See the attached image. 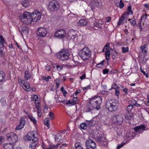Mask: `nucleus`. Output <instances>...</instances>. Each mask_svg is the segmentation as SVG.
Segmentation results:
<instances>
[{"instance_id": "obj_30", "label": "nucleus", "mask_w": 149, "mask_h": 149, "mask_svg": "<svg viewBox=\"0 0 149 149\" xmlns=\"http://www.w3.org/2000/svg\"><path fill=\"white\" fill-rule=\"evenodd\" d=\"M135 133L134 132H130L128 134H127L126 137L127 138L125 139H127L131 137H133L135 136Z\"/></svg>"}, {"instance_id": "obj_25", "label": "nucleus", "mask_w": 149, "mask_h": 149, "mask_svg": "<svg viewBox=\"0 0 149 149\" xmlns=\"http://www.w3.org/2000/svg\"><path fill=\"white\" fill-rule=\"evenodd\" d=\"M3 148L4 149H12L13 146L11 143H6L4 144Z\"/></svg>"}, {"instance_id": "obj_16", "label": "nucleus", "mask_w": 149, "mask_h": 149, "mask_svg": "<svg viewBox=\"0 0 149 149\" xmlns=\"http://www.w3.org/2000/svg\"><path fill=\"white\" fill-rule=\"evenodd\" d=\"M100 0H93L90 3L88 6L89 7L91 10H93L95 7H100L102 5V4L100 2Z\"/></svg>"}, {"instance_id": "obj_34", "label": "nucleus", "mask_w": 149, "mask_h": 149, "mask_svg": "<svg viewBox=\"0 0 149 149\" xmlns=\"http://www.w3.org/2000/svg\"><path fill=\"white\" fill-rule=\"evenodd\" d=\"M133 108V106L130 104L128 105L126 109V110L128 112H130Z\"/></svg>"}, {"instance_id": "obj_20", "label": "nucleus", "mask_w": 149, "mask_h": 149, "mask_svg": "<svg viewBox=\"0 0 149 149\" xmlns=\"http://www.w3.org/2000/svg\"><path fill=\"white\" fill-rule=\"evenodd\" d=\"M18 29L22 34V33L26 35L29 34L28 29L26 27L20 26L18 28Z\"/></svg>"}, {"instance_id": "obj_51", "label": "nucleus", "mask_w": 149, "mask_h": 149, "mask_svg": "<svg viewBox=\"0 0 149 149\" xmlns=\"http://www.w3.org/2000/svg\"><path fill=\"white\" fill-rule=\"evenodd\" d=\"M76 149H84L80 145L77 144L75 146Z\"/></svg>"}, {"instance_id": "obj_38", "label": "nucleus", "mask_w": 149, "mask_h": 149, "mask_svg": "<svg viewBox=\"0 0 149 149\" xmlns=\"http://www.w3.org/2000/svg\"><path fill=\"white\" fill-rule=\"evenodd\" d=\"M80 127L82 129L86 130L87 128V126L86 123H82L80 125Z\"/></svg>"}, {"instance_id": "obj_31", "label": "nucleus", "mask_w": 149, "mask_h": 149, "mask_svg": "<svg viewBox=\"0 0 149 149\" xmlns=\"http://www.w3.org/2000/svg\"><path fill=\"white\" fill-rule=\"evenodd\" d=\"M44 123L47 127L49 128V118H45L44 120Z\"/></svg>"}, {"instance_id": "obj_47", "label": "nucleus", "mask_w": 149, "mask_h": 149, "mask_svg": "<svg viewBox=\"0 0 149 149\" xmlns=\"http://www.w3.org/2000/svg\"><path fill=\"white\" fill-rule=\"evenodd\" d=\"M32 98H33V100H35V102H36L38 100V96L36 95H33V96L32 97Z\"/></svg>"}, {"instance_id": "obj_19", "label": "nucleus", "mask_w": 149, "mask_h": 149, "mask_svg": "<svg viewBox=\"0 0 149 149\" xmlns=\"http://www.w3.org/2000/svg\"><path fill=\"white\" fill-rule=\"evenodd\" d=\"M146 127L143 125L137 126L134 128V131L137 133H142L144 130H146Z\"/></svg>"}, {"instance_id": "obj_40", "label": "nucleus", "mask_w": 149, "mask_h": 149, "mask_svg": "<svg viewBox=\"0 0 149 149\" xmlns=\"http://www.w3.org/2000/svg\"><path fill=\"white\" fill-rule=\"evenodd\" d=\"M42 78L46 81L48 82L49 81V79L51 78V77L50 76H48L47 77H46L45 76H43L42 77Z\"/></svg>"}, {"instance_id": "obj_37", "label": "nucleus", "mask_w": 149, "mask_h": 149, "mask_svg": "<svg viewBox=\"0 0 149 149\" xmlns=\"http://www.w3.org/2000/svg\"><path fill=\"white\" fill-rule=\"evenodd\" d=\"M112 89H114L115 90V95L116 96H118L119 94V92L118 88H116L115 87H113V86H111V89H109V90H111Z\"/></svg>"}, {"instance_id": "obj_39", "label": "nucleus", "mask_w": 149, "mask_h": 149, "mask_svg": "<svg viewBox=\"0 0 149 149\" xmlns=\"http://www.w3.org/2000/svg\"><path fill=\"white\" fill-rule=\"evenodd\" d=\"M122 52L123 53L127 52L129 51V48L127 47H122Z\"/></svg>"}, {"instance_id": "obj_33", "label": "nucleus", "mask_w": 149, "mask_h": 149, "mask_svg": "<svg viewBox=\"0 0 149 149\" xmlns=\"http://www.w3.org/2000/svg\"><path fill=\"white\" fill-rule=\"evenodd\" d=\"M1 43L2 47L3 48L4 47V43H5L4 38L3 37L0 36V45H1Z\"/></svg>"}, {"instance_id": "obj_14", "label": "nucleus", "mask_w": 149, "mask_h": 149, "mask_svg": "<svg viewBox=\"0 0 149 149\" xmlns=\"http://www.w3.org/2000/svg\"><path fill=\"white\" fill-rule=\"evenodd\" d=\"M86 146L87 149H93L95 148L96 145L93 140L88 139L86 142Z\"/></svg>"}, {"instance_id": "obj_48", "label": "nucleus", "mask_w": 149, "mask_h": 149, "mask_svg": "<svg viewBox=\"0 0 149 149\" xmlns=\"http://www.w3.org/2000/svg\"><path fill=\"white\" fill-rule=\"evenodd\" d=\"M49 116L51 119H53L54 118V113L52 111L49 113Z\"/></svg>"}, {"instance_id": "obj_17", "label": "nucleus", "mask_w": 149, "mask_h": 149, "mask_svg": "<svg viewBox=\"0 0 149 149\" xmlns=\"http://www.w3.org/2000/svg\"><path fill=\"white\" fill-rule=\"evenodd\" d=\"M47 31L46 28L40 27L38 29L36 33L38 36L41 37L45 36L47 34Z\"/></svg>"}, {"instance_id": "obj_21", "label": "nucleus", "mask_w": 149, "mask_h": 149, "mask_svg": "<svg viewBox=\"0 0 149 149\" xmlns=\"http://www.w3.org/2000/svg\"><path fill=\"white\" fill-rule=\"evenodd\" d=\"M76 32L74 30H71L69 31L68 36L69 38L74 39L76 36Z\"/></svg>"}, {"instance_id": "obj_22", "label": "nucleus", "mask_w": 149, "mask_h": 149, "mask_svg": "<svg viewBox=\"0 0 149 149\" xmlns=\"http://www.w3.org/2000/svg\"><path fill=\"white\" fill-rule=\"evenodd\" d=\"M88 22L84 19H81L78 23V25L81 26H85L87 25Z\"/></svg>"}, {"instance_id": "obj_11", "label": "nucleus", "mask_w": 149, "mask_h": 149, "mask_svg": "<svg viewBox=\"0 0 149 149\" xmlns=\"http://www.w3.org/2000/svg\"><path fill=\"white\" fill-rule=\"evenodd\" d=\"M127 10V12H125L121 16L119 20V21L118 24V25L120 24L123 22L124 19V17L127 16L129 14L132 15L133 14V12L132 10V7L130 6H128Z\"/></svg>"}, {"instance_id": "obj_3", "label": "nucleus", "mask_w": 149, "mask_h": 149, "mask_svg": "<svg viewBox=\"0 0 149 149\" xmlns=\"http://www.w3.org/2000/svg\"><path fill=\"white\" fill-rule=\"evenodd\" d=\"M79 55L83 60H88L91 56V50L88 48L86 47H84L79 52Z\"/></svg>"}, {"instance_id": "obj_41", "label": "nucleus", "mask_w": 149, "mask_h": 149, "mask_svg": "<svg viewBox=\"0 0 149 149\" xmlns=\"http://www.w3.org/2000/svg\"><path fill=\"white\" fill-rule=\"evenodd\" d=\"M104 60L102 61L101 63L97 64L96 65V66L99 68H101L104 65Z\"/></svg>"}, {"instance_id": "obj_52", "label": "nucleus", "mask_w": 149, "mask_h": 149, "mask_svg": "<svg viewBox=\"0 0 149 149\" xmlns=\"http://www.w3.org/2000/svg\"><path fill=\"white\" fill-rule=\"evenodd\" d=\"M125 144V143H121L120 145H118L116 149H120V148H122Z\"/></svg>"}, {"instance_id": "obj_7", "label": "nucleus", "mask_w": 149, "mask_h": 149, "mask_svg": "<svg viewBox=\"0 0 149 149\" xmlns=\"http://www.w3.org/2000/svg\"><path fill=\"white\" fill-rule=\"evenodd\" d=\"M60 6L58 2L54 0L51 1L49 3L48 6V9L51 12H55L59 9Z\"/></svg>"}, {"instance_id": "obj_15", "label": "nucleus", "mask_w": 149, "mask_h": 149, "mask_svg": "<svg viewBox=\"0 0 149 149\" xmlns=\"http://www.w3.org/2000/svg\"><path fill=\"white\" fill-rule=\"evenodd\" d=\"M18 82L24 90L28 91H30L29 84L26 83L25 80H19Z\"/></svg>"}, {"instance_id": "obj_64", "label": "nucleus", "mask_w": 149, "mask_h": 149, "mask_svg": "<svg viewBox=\"0 0 149 149\" xmlns=\"http://www.w3.org/2000/svg\"><path fill=\"white\" fill-rule=\"evenodd\" d=\"M72 102L71 100H68L67 101V102H65V104H71L72 105Z\"/></svg>"}, {"instance_id": "obj_43", "label": "nucleus", "mask_w": 149, "mask_h": 149, "mask_svg": "<svg viewBox=\"0 0 149 149\" xmlns=\"http://www.w3.org/2000/svg\"><path fill=\"white\" fill-rule=\"evenodd\" d=\"M29 118L33 122L34 124L36 123V120L35 118L33 117L32 116H28Z\"/></svg>"}, {"instance_id": "obj_4", "label": "nucleus", "mask_w": 149, "mask_h": 149, "mask_svg": "<svg viewBox=\"0 0 149 149\" xmlns=\"http://www.w3.org/2000/svg\"><path fill=\"white\" fill-rule=\"evenodd\" d=\"M90 102L94 108L99 110L100 109V105L102 102V98L100 96L94 97L91 98Z\"/></svg>"}, {"instance_id": "obj_8", "label": "nucleus", "mask_w": 149, "mask_h": 149, "mask_svg": "<svg viewBox=\"0 0 149 149\" xmlns=\"http://www.w3.org/2000/svg\"><path fill=\"white\" fill-rule=\"evenodd\" d=\"M94 132H93L92 135V138L95 139L98 143L102 145H107V140L104 135L102 134L100 136H96L94 135Z\"/></svg>"}, {"instance_id": "obj_44", "label": "nucleus", "mask_w": 149, "mask_h": 149, "mask_svg": "<svg viewBox=\"0 0 149 149\" xmlns=\"http://www.w3.org/2000/svg\"><path fill=\"white\" fill-rule=\"evenodd\" d=\"M77 98L76 97H74L72 100L71 101L72 103V105H74L76 104L77 103L76 102L77 101Z\"/></svg>"}, {"instance_id": "obj_29", "label": "nucleus", "mask_w": 149, "mask_h": 149, "mask_svg": "<svg viewBox=\"0 0 149 149\" xmlns=\"http://www.w3.org/2000/svg\"><path fill=\"white\" fill-rule=\"evenodd\" d=\"M125 118L127 120L131 119L132 117V114L130 112H128L125 115Z\"/></svg>"}, {"instance_id": "obj_1", "label": "nucleus", "mask_w": 149, "mask_h": 149, "mask_svg": "<svg viewBox=\"0 0 149 149\" xmlns=\"http://www.w3.org/2000/svg\"><path fill=\"white\" fill-rule=\"evenodd\" d=\"M36 133V131L29 132L26 136V139L30 141L32 138V141L31 143L29 146L30 149H34L38 144V139L35 136Z\"/></svg>"}, {"instance_id": "obj_24", "label": "nucleus", "mask_w": 149, "mask_h": 149, "mask_svg": "<svg viewBox=\"0 0 149 149\" xmlns=\"http://www.w3.org/2000/svg\"><path fill=\"white\" fill-rule=\"evenodd\" d=\"M129 103L130 105H132L133 106H134L138 107L141 106L140 104L137 103L136 101L134 100H131L129 101Z\"/></svg>"}, {"instance_id": "obj_63", "label": "nucleus", "mask_w": 149, "mask_h": 149, "mask_svg": "<svg viewBox=\"0 0 149 149\" xmlns=\"http://www.w3.org/2000/svg\"><path fill=\"white\" fill-rule=\"evenodd\" d=\"M85 74H83L80 77V78L82 80L83 79H84L85 77Z\"/></svg>"}, {"instance_id": "obj_59", "label": "nucleus", "mask_w": 149, "mask_h": 149, "mask_svg": "<svg viewBox=\"0 0 149 149\" xmlns=\"http://www.w3.org/2000/svg\"><path fill=\"white\" fill-rule=\"evenodd\" d=\"M4 55V53H3V51L0 52V57H3Z\"/></svg>"}, {"instance_id": "obj_2", "label": "nucleus", "mask_w": 149, "mask_h": 149, "mask_svg": "<svg viewBox=\"0 0 149 149\" xmlns=\"http://www.w3.org/2000/svg\"><path fill=\"white\" fill-rule=\"evenodd\" d=\"M119 104L117 100L111 99L107 101L106 103V107L108 110L113 111L117 109Z\"/></svg>"}, {"instance_id": "obj_46", "label": "nucleus", "mask_w": 149, "mask_h": 149, "mask_svg": "<svg viewBox=\"0 0 149 149\" xmlns=\"http://www.w3.org/2000/svg\"><path fill=\"white\" fill-rule=\"evenodd\" d=\"M147 17V15L146 14H145L142 16L141 20V21L143 20V22H144L145 21V20L146 19Z\"/></svg>"}, {"instance_id": "obj_5", "label": "nucleus", "mask_w": 149, "mask_h": 149, "mask_svg": "<svg viewBox=\"0 0 149 149\" xmlns=\"http://www.w3.org/2000/svg\"><path fill=\"white\" fill-rule=\"evenodd\" d=\"M70 55V54L68 50L64 49L56 54L57 57L63 61L68 59Z\"/></svg>"}, {"instance_id": "obj_28", "label": "nucleus", "mask_w": 149, "mask_h": 149, "mask_svg": "<svg viewBox=\"0 0 149 149\" xmlns=\"http://www.w3.org/2000/svg\"><path fill=\"white\" fill-rule=\"evenodd\" d=\"M24 77L26 79L28 80L30 78L31 75L28 71L26 70L25 71Z\"/></svg>"}, {"instance_id": "obj_49", "label": "nucleus", "mask_w": 149, "mask_h": 149, "mask_svg": "<svg viewBox=\"0 0 149 149\" xmlns=\"http://www.w3.org/2000/svg\"><path fill=\"white\" fill-rule=\"evenodd\" d=\"M63 67L62 66H60L58 65V67H57V70L58 71H60V70L63 69Z\"/></svg>"}, {"instance_id": "obj_53", "label": "nucleus", "mask_w": 149, "mask_h": 149, "mask_svg": "<svg viewBox=\"0 0 149 149\" xmlns=\"http://www.w3.org/2000/svg\"><path fill=\"white\" fill-rule=\"evenodd\" d=\"M91 86L90 85H88L87 87L82 88L83 90H87L89 89H90Z\"/></svg>"}, {"instance_id": "obj_18", "label": "nucleus", "mask_w": 149, "mask_h": 149, "mask_svg": "<svg viewBox=\"0 0 149 149\" xmlns=\"http://www.w3.org/2000/svg\"><path fill=\"white\" fill-rule=\"evenodd\" d=\"M20 124L17 126L16 129V130H20L22 129L24 126L25 124V121L24 118L22 116L21 117L19 121Z\"/></svg>"}, {"instance_id": "obj_57", "label": "nucleus", "mask_w": 149, "mask_h": 149, "mask_svg": "<svg viewBox=\"0 0 149 149\" xmlns=\"http://www.w3.org/2000/svg\"><path fill=\"white\" fill-rule=\"evenodd\" d=\"M108 92V91H107L104 90H103L101 92V93L102 95H105L107 94Z\"/></svg>"}, {"instance_id": "obj_45", "label": "nucleus", "mask_w": 149, "mask_h": 149, "mask_svg": "<svg viewBox=\"0 0 149 149\" xmlns=\"http://www.w3.org/2000/svg\"><path fill=\"white\" fill-rule=\"evenodd\" d=\"M120 8H123L124 6V3L122 2V0H120V3L119 4Z\"/></svg>"}, {"instance_id": "obj_36", "label": "nucleus", "mask_w": 149, "mask_h": 149, "mask_svg": "<svg viewBox=\"0 0 149 149\" xmlns=\"http://www.w3.org/2000/svg\"><path fill=\"white\" fill-rule=\"evenodd\" d=\"M61 139V135L59 134H57L55 136V140L57 141H59Z\"/></svg>"}, {"instance_id": "obj_32", "label": "nucleus", "mask_w": 149, "mask_h": 149, "mask_svg": "<svg viewBox=\"0 0 149 149\" xmlns=\"http://www.w3.org/2000/svg\"><path fill=\"white\" fill-rule=\"evenodd\" d=\"M93 121V120H87L86 121V124L87 125V127H90L92 125Z\"/></svg>"}, {"instance_id": "obj_56", "label": "nucleus", "mask_w": 149, "mask_h": 149, "mask_svg": "<svg viewBox=\"0 0 149 149\" xmlns=\"http://www.w3.org/2000/svg\"><path fill=\"white\" fill-rule=\"evenodd\" d=\"M109 43L108 42L105 45V46L104 47V48L103 49L102 52H105V51H104V49H105L106 47H108L109 46Z\"/></svg>"}, {"instance_id": "obj_13", "label": "nucleus", "mask_w": 149, "mask_h": 149, "mask_svg": "<svg viewBox=\"0 0 149 149\" xmlns=\"http://www.w3.org/2000/svg\"><path fill=\"white\" fill-rule=\"evenodd\" d=\"M66 35L65 31L60 29L58 30L55 33L54 36L58 38L62 39L65 38Z\"/></svg>"}, {"instance_id": "obj_26", "label": "nucleus", "mask_w": 149, "mask_h": 149, "mask_svg": "<svg viewBox=\"0 0 149 149\" xmlns=\"http://www.w3.org/2000/svg\"><path fill=\"white\" fill-rule=\"evenodd\" d=\"M147 45L146 44H145L143 46H141L140 47V48L142 52L144 54H146L147 52Z\"/></svg>"}, {"instance_id": "obj_60", "label": "nucleus", "mask_w": 149, "mask_h": 149, "mask_svg": "<svg viewBox=\"0 0 149 149\" xmlns=\"http://www.w3.org/2000/svg\"><path fill=\"white\" fill-rule=\"evenodd\" d=\"M111 17H107L106 18V19L107 20V22H109L111 20Z\"/></svg>"}, {"instance_id": "obj_50", "label": "nucleus", "mask_w": 149, "mask_h": 149, "mask_svg": "<svg viewBox=\"0 0 149 149\" xmlns=\"http://www.w3.org/2000/svg\"><path fill=\"white\" fill-rule=\"evenodd\" d=\"M35 104L36 108L37 109L40 108V104L39 102H35Z\"/></svg>"}, {"instance_id": "obj_12", "label": "nucleus", "mask_w": 149, "mask_h": 149, "mask_svg": "<svg viewBox=\"0 0 149 149\" xmlns=\"http://www.w3.org/2000/svg\"><path fill=\"white\" fill-rule=\"evenodd\" d=\"M123 118L121 114H118L112 118V122L114 123L121 124L123 121Z\"/></svg>"}, {"instance_id": "obj_35", "label": "nucleus", "mask_w": 149, "mask_h": 149, "mask_svg": "<svg viewBox=\"0 0 149 149\" xmlns=\"http://www.w3.org/2000/svg\"><path fill=\"white\" fill-rule=\"evenodd\" d=\"M5 78L4 73L3 72L0 71V82L2 81Z\"/></svg>"}, {"instance_id": "obj_10", "label": "nucleus", "mask_w": 149, "mask_h": 149, "mask_svg": "<svg viewBox=\"0 0 149 149\" xmlns=\"http://www.w3.org/2000/svg\"><path fill=\"white\" fill-rule=\"evenodd\" d=\"M32 22H37L40 20L41 18V13L38 10H35L32 14H31Z\"/></svg>"}, {"instance_id": "obj_55", "label": "nucleus", "mask_w": 149, "mask_h": 149, "mask_svg": "<svg viewBox=\"0 0 149 149\" xmlns=\"http://www.w3.org/2000/svg\"><path fill=\"white\" fill-rule=\"evenodd\" d=\"M94 24L95 26L97 27L98 28H100L102 27V26L100 25L99 23L96 22Z\"/></svg>"}, {"instance_id": "obj_9", "label": "nucleus", "mask_w": 149, "mask_h": 149, "mask_svg": "<svg viewBox=\"0 0 149 149\" xmlns=\"http://www.w3.org/2000/svg\"><path fill=\"white\" fill-rule=\"evenodd\" d=\"M6 137L7 140L12 143H16L18 140L17 135L13 132L7 134Z\"/></svg>"}, {"instance_id": "obj_58", "label": "nucleus", "mask_w": 149, "mask_h": 149, "mask_svg": "<svg viewBox=\"0 0 149 149\" xmlns=\"http://www.w3.org/2000/svg\"><path fill=\"white\" fill-rule=\"evenodd\" d=\"M3 139V136H1L0 137V145L2 143V141Z\"/></svg>"}, {"instance_id": "obj_42", "label": "nucleus", "mask_w": 149, "mask_h": 149, "mask_svg": "<svg viewBox=\"0 0 149 149\" xmlns=\"http://www.w3.org/2000/svg\"><path fill=\"white\" fill-rule=\"evenodd\" d=\"M130 23L132 26H135L136 24L135 19L134 18H132V20L130 22Z\"/></svg>"}, {"instance_id": "obj_6", "label": "nucleus", "mask_w": 149, "mask_h": 149, "mask_svg": "<svg viewBox=\"0 0 149 149\" xmlns=\"http://www.w3.org/2000/svg\"><path fill=\"white\" fill-rule=\"evenodd\" d=\"M31 14L29 12L24 13L23 15L20 16L19 18L24 23L28 24H31L32 22Z\"/></svg>"}, {"instance_id": "obj_61", "label": "nucleus", "mask_w": 149, "mask_h": 149, "mask_svg": "<svg viewBox=\"0 0 149 149\" xmlns=\"http://www.w3.org/2000/svg\"><path fill=\"white\" fill-rule=\"evenodd\" d=\"M113 52L112 53H113V52H114V53L113 55L115 56H116L117 55V53L116 52L115 50H112Z\"/></svg>"}, {"instance_id": "obj_62", "label": "nucleus", "mask_w": 149, "mask_h": 149, "mask_svg": "<svg viewBox=\"0 0 149 149\" xmlns=\"http://www.w3.org/2000/svg\"><path fill=\"white\" fill-rule=\"evenodd\" d=\"M105 55H110V52L109 50H108L105 52Z\"/></svg>"}, {"instance_id": "obj_54", "label": "nucleus", "mask_w": 149, "mask_h": 149, "mask_svg": "<svg viewBox=\"0 0 149 149\" xmlns=\"http://www.w3.org/2000/svg\"><path fill=\"white\" fill-rule=\"evenodd\" d=\"M109 71V70L108 69H105L103 70V73L104 74H106L108 73Z\"/></svg>"}, {"instance_id": "obj_23", "label": "nucleus", "mask_w": 149, "mask_h": 149, "mask_svg": "<svg viewBox=\"0 0 149 149\" xmlns=\"http://www.w3.org/2000/svg\"><path fill=\"white\" fill-rule=\"evenodd\" d=\"M94 109L92 104L90 103V102H89L87 103L86 109V112H88L93 110Z\"/></svg>"}, {"instance_id": "obj_27", "label": "nucleus", "mask_w": 149, "mask_h": 149, "mask_svg": "<svg viewBox=\"0 0 149 149\" xmlns=\"http://www.w3.org/2000/svg\"><path fill=\"white\" fill-rule=\"evenodd\" d=\"M20 2L22 5L25 7L29 5V1L27 0H22Z\"/></svg>"}]
</instances>
